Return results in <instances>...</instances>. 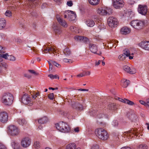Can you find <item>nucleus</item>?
<instances>
[{
	"label": "nucleus",
	"instance_id": "1",
	"mask_svg": "<svg viewBox=\"0 0 149 149\" xmlns=\"http://www.w3.org/2000/svg\"><path fill=\"white\" fill-rule=\"evenodd\" d=\"M95 134L100 139L105 141L108 140L109 138V134L108 132L104 129L98 128L95 130Z\"/></svg>",
	"mask_w": 149,
	"mask_h": 149
},
{
	"label": "nucleus",
	"instance_id": "2",
	"mask_svg": "<svg viewBox=\"0 0 149 149\" xmlns=\"http://www.w3.org/2000/svg\"><path fill=\"white\" fill-rule=\"evenodd\" d=\"M13 99V96L12 94L5 93L2 95L1 101L4 105L10 106L12 104Z\"/></svg>",
	"mask_w": 149,
	"mask_h": 149
},
{
	"label": "nucleus",
	"instance_id": "3",
	"mask_svg": "<svg viewBox=\"0 0 149 149\" xmlns=\"http://www.w3.org/2000/svg\"><path fill=\"white\" fill-rule=\"evenodd\" d=\"M8 133L12 136H17L20 133V130L18 127L14 125H10L8 127Z\"/></svg>",
	"mask_w": 149,
	"mask_h": 149
},
{
	"label": "nucleus",
	"instance_id": "4",
	"mask_svg": "<svg viewBox=\"0 0 149 149\" xmlns=\"http://www.w3.org/2000/svg\"><path fill=\"white\" fill-rule=\"evenodd\" d=\"M131 25L136 29H142L144 26V22L139 20H133L130 23Z\"/></svg>",
	"mask_w": 149,
	"mask_h": 149
},
{
	"label": "nucleus",
	"instance_id": "5",
	"mask_svg": "<svg viewBox=\"0 0 149 149\" xmlns=\"http://www.w3.org/2000/svg\"><path fill=\"white\" fill-rule=\"evenodd\" d=\"M22 102L24 104L30 106L33 105V104L31 98L28 95L26 94H24L22 98Z\"/></svg>",
	"mask_w": 149,
	"mask_h": 149
},
{
	"label": "nucleus",
	"instance_id": "6",
	"mask_svg": "<svg viewBox=\"0 0 149 149\" xmlns=\"http://www.w3.org/2000/svg\"><path fill=\"white\" fill-rule=\"evenodd\" d=\"M97 13L100 15H109L111 14L112 10L111 8H100L97 10Z\"/></svg>",
	"mask_w": 149,
	"mask_h": 149
},
{
	"label": "nucleus",
	"instance_id": "7",
	"mask_svg": "<svg viewBox=\"0 0 149 149\" xmlns=\"http://www.w3.org/2000/svg\"><path fill=\"white\" fill-rule=\"evenodd\" d=\"M31 141L30 138L28 137L23 138L21 141L22 146L24 148L29 147L31 145Z\"/></svg>",
	"mask_w": 149,
	"mask_h": 149
},
{
	"label": "nucleus",
	"instance_id": "8",
	"mask_svg": "<svg viewBox=\"0 0 149 149\" xmlns=\"http://www.w3.org/2000/svg\"><path fill=\"white\" fill-rule=\"evenodd\" d=\"M113 7L116 9H119L123 7L124 2L123 0H112Z\"/></svg>",
	"mask_w": 149,
	"mask_h": 149
},
{
	"label": "nucleus",
	"instance_id": "9",
	"mask_svg": "<svg viewBox=\"0 0 149 149\" xmlns=\"http://www.w3.org/2000/svg\"><path fill=\"white\" fill-rule=\"evenodd\" d=\"M108 23L109 26L111 28L116 26L118 23L117 19L113 17H110L108 18Z\"/></svg>",
	"mask_w": 149,
	"mask_h": 149
},
{
	"label": "nucleus",
	"instance_id": "10",
	"mask_svg": "<svg viewBox=\"0 0 149 149\" xmlns=\"http://www.w3.org/2000/svg\"><path fill=\"white\" fill-rule=\"evenodd\" d=\"M123 69L125 72L131 74H134L136 72V70L134 68L130 67L127 65L124 66L123 67Z\"/></svg>",
	"mask_w": 149,
	"mask_h": 149
},
{
	"label": "nucleus",
	"instance_id": "11",
	"mask_svg": "<svg viewBox=\"0 0 149 149\" xmlns=\"http://www.w3.org/2000/svg\"><path fill=\"white\" fill-rule=\"evenodd\" d=\"M138 10L139 13L142 15H145L147 12L148 9L146 5H139Z\"/></svg>",
	"mask_w": 149,
	"mask_h": 149
},
{
	"label": "nucleus",
	"instance_id": "12",
	"mask_svg": "<svg viewBox=\"0 0 149 149\" xmlns=\"http://www.w3.org/2000/svg\"><path fill=\"white\" fill-rule=\"evenodd\" d=\"M62 129L61 132L62 133H68L70 130V128L69 125L65 122H63Z\"/></svg>",
	"mask_w": 149,
	"mask_h": 149
},
{
	"label": "nucleus",
	"instance_id": "13",
	"mask_svg": "<svg viewBox=\"0 0 149 149\" xmlns=\"http://www.w3.org/2000/svg\"><path fill=\"white\" fill-rule=\"evenodd\" d=\"M56 18L59 24L61 26L65 28L68 27V24L65 20L61 18L58 15H57Z\"/></svg>",
	"mask_w": 149,
	"mask_h": 149
},
{
	"label": "nucleus",
	"instance_id": "14",
	"mask_svg": "<svg viewBox=\"0 0 149 149\" xmlns=\"http://www.w3.org/2000/svg\"><path fill=\"white\" fill-rule=\"evenodd\" d=\"M138 45L143 49L149 51V41H142Z\"/></svg>",
	"mask_w": 149,
	"mask_h": 149
},
{
	"label": "nucleus",
	"instance_id": "15",
	"mask_svg": "<svg viewBox=\"0 0 149 149\" xmlns=\"http://www.w3.org/2000/svg\"><path fill=\"white\" fill-rule=\"evenodd\" d=\"M9 120L8 118V116L7 113L5 111L0 112V121H8Z\"/></svg>",
	"mask_w": 149,
	"mask_h": 149
},
{
	"label": "nucleus",
	"instance_id": "16",
	"mask_svg": "<svg viewBox=\"0 0 149 149\" xmlns=\"http://www.w3.org/2000/svg\"><path fill=\"white\" fill-rule=\"evenodd\" d=\"M89 49L91 52L95 54H97V46L93 44H90L89 45ZM102 53L100 52L99 54H97L99 55H100Z\"/></svg>",
	"mask_w": 149,
	"mask_h": 149
},
{
	"label": "nucleus",
	"instance_id": "17",
	"mask_svg": "<svg viewBox=\"0 0 149 149\" xmlns=\"http://www.w3.org/2000/svg\"><path fill=\"white\" fill-rule=\"evenodd\" d=\"M133 131L134 130L132 129L131 130L129 131L125 132L123 134L122 136L124 137L125 138H126L127 139H131V137H133V136H131L132 133H133V134L134 133V132H133Z\"/></svg>",
	"mask_w": 149,
	"mask_h": 149
},
{
	"label": "nucleus",
	"instance_id": "18",
	"mask_svg": "<svg viewBox=\"0 0 149 149\" xmlns=\"http://www.w3.org/2000/svg\"><path fill=\"white\" fill-rule=\"evenodd\" d=\"M68 13V18L70 21H73L75 20L76 15L74 12L69 10Z\"/></svg>",
	"mask_w": 149,
	"mask_h": 149
},
{
	"label": "nucleus",
	"instance_id": "19",
	"mask_svg": "<svg viewBox=\"0 0 149 149\" xmlns=\"http://www.w3.org/2000/svg\"><path fill=\"white\" fill-rule=\"evenodd\" d=\"M130 32V29L126 27H124L121 29V32L122 34H127L129 33Z\"/></svg>",
	"mask_w": 149,
	"mask_h": 149
},
{
	"label": "nucleus",
	"instance_id": "20",
	"mask_svg": "<svg viewBox=\"0 0 149 149\" xmlns=\"http://www.w3.org/2000/svg\"><path fill=\"white\" fill-rule=\"evenodd\" d=\"M108 108L109 110L114 111L117 109L116 104L113 103L110 104L108 106Z\"/></svg>",
	"mask_w": 149,
	"mask_h": 149
},
{
	"label": "nucleus",
	"instance_id": "21",
	"mask_svg": "<svg viewBox=\"0 0 149 149\" xmlns=\"http://www.w3.org/2000/svg\"><path fill=\"white\" fill-rule=\"evenodd\" d=\"M11 145L14 149H21L19 144L14 141H12L11 143Z\"/></svg>",
	"mask_w": 149,
	"mask_h": 149
},
{
	"label": "nucleus",
	"instance_id": "22",
	"mask_svg": "<svg viewBox=\"0 0 149 149\" xmlns=\"http://www.w3.org/2000/svg\"><path fill=\"white\" fill-rule=\"evenodd\" d=\"M121 82L122 85L123 87L124 88L127 87L130 83V82L129 80L125 79H122Z\"/></svg>",
	"mask_w": 149,
	"mask_h": 149
},
{
	"label": "nucleus",
	"instance_id": "23",
	"mask_svg": "<svg viewBox=\"0 0 149 149\" xmlns=\"http://www.w3.org/2000/svg\"><path fill=\"white\" fill-rule=\"evenodd\" d=\"M63 122H58V123L55 124L56 128L60 132H61V129H62Z\"/></svg>",
	"mask_w": 149,
	"mask_h": 149
},
{
	"label": "nucleus",
	"instance_id": "24",
	"mask_svg": "<svg viewBox=\"0 0 149 149\" xmlns=\"http://www.w3.org/2000/svg\"><path fill=\"white\" fill-rule=\"evenodd\" d=\"M70 29L72 32L76 33H79L81 31V29L73 26L70 27Z\"/></svg>",
	"mask_w": 149,
	"mask_h": 149
},
{
	"label": "nucleus",
	"instance_id": "25",
	"mask_svg": "<svg viewBox=\"0 0 149 149\" xmlns=\"http://www.w3.org/2000/svg\"><path fill=\"white\" fill-rule=\"evenodd\" d=\"M6 25V21L3 18L0 19V29H2Z\"/></svg>",
	"mask_w": 149,
	"mask_h": 149
},
{
	"label": "nucleus",
	"instance_id": "26",
	"mask_svg": "<svg viewBox=\"0 0 149 149\" xmlns=\"http://www.w3.org/2000/svg\"><path fill=\"white\" fill-rule=\"evenodd\" d=\"M76 146L74 143H70L68 144L66 148V149H76Z\"/></svg>",
	"mask_w": 149,
	"mask_h": 149
},
{
	"label": "nucleus",
	"instance_id": "27",
	"mask_svg": "<svg viewBox=\"0 0 149 149\" xmlns=\"http://www.w3.org/2000/svg\"><path fill=\"white\" fill-rule=\"evenodd\" d=\"M86 24L88 26L92 27L95 24L94 21L92 20L88 19L86 21Z\"/></svg>",
	"mask_w": 149,
	"mask_h": 149
},
{
	"label": "nucleus",
	"instance_id": "28",
	"mask_svg": "<svg viewBox=\"0 0 149 149\" xmlns=\"http://www.w3.org/2000/svg\"><path fill=\"white\" fill-rule=\"evenodd\" d=\"M122 102L130 105L132 106L134 104V103L133 102L125 98L123 99Z\"/></svg>",
	"mask_w": 149,
	"mask_h": 149
},
{
	"label": "nucleus",
	"instance_id": "29",
	"mask_svg": "<svg viewBox=\"0 0 149 149\" xmlns=\"http://www.w3.org/2000/svg\"><path fill=\"white\" fill-rule=\"evenodd\" d=\"M63 52L65 55L67 56H70L71 53L70 50L68 47L65 48Z\"/></svg>",
	"mask_w": 149,
	"mask_h": 149
},
{
	"label": "nucleus",
	"instance_id": "30",
	"mask_svg": "<svg viewBox=\"0 0 149 149\" xmlns=\"http://www.w3.org/2000/svg\"><path fill=\"white\" fill-rule=\"evenodd\" d=\"M100 0H89V3L93 5H96L98 4Z\"/></svg>",
	"mask_w": 149,
	"mask_h": 149
},
{
	"label": "nucleus",
	"instance_id": "31",
	"mask_svg": "<svg viewBox=\"0 0 149 149\" xmlns=\"http://www.w3.org/2000/svg\"><path fill=\"white\" fill-rule=\"evenodd\" d=\"M33 146L34 148L38 149L40 147V143L39 141H36L34 142Z\"/></svg>",
	"mask_w": 149,
	"mask_h": 149
},
{
	"label": "nucleus",
	"instance_id": "32",
	"mask_svg": "<svg viewBox=\"0 0 149 149\" xmlns=\"http://www.w3.org/2000/svg\"><path fill=\"white\" fill-rule=\"evenodd\" d=\"M148 146L146 144H140L138 147V149H147Z\"/></svg>",
	"mask_w": 149,
	"mask_h": 149
},
{
	"label": "nucleus",
	"instance_id": "33",
	"mask_svg": "<svg viewBox=\"0 0 149 149\" xmlns=\"http://www.w3.org/2000/svg\"><path fill=\"white\" fill-rule=\"evenodd\" d=\"M48 77H49L51 79H59V77L58 75L57 74L53 75L52 74H50L48 75Z\"/></svg>",
	"mask_w": 149,
	"mask_h": 149
},
{
	"label": "nucleus",
	"instance_id": "34",
	"mask_svg": "<svg viewBox=\"0 0 149 149\" xmlns=\"http://www.w3.org/2000/svg\"><path fill=\"white\" fill-rule=\"evenodd\" d=\"M9 55L7 53L3 54H0V57L6 59H7L8 58V56Z\"/></svg>",
	"mask_w": 149,
	"mask_h": 149
},
{
	"label": "nucleus",
	"instance_id": "35",
	"mask_svg": "<svg viewBox=\"0 0 149 149\" xmlns=\"http://www.w3.org/2000/svg\"><path fill=\"white\" fill-rule=\"evenodd\" d=\"M90 149H100V147L98 145L93 144L91 146Z\"/></svg>",
	"mask_w": 149,
	"mask_h": 149
},
{
	"label": "nucleus",
	"instance_id": "36",
	"mask_svg": "<svg viewBox=\"0 0 149 149\" xmlns=\"http://www.w3.org/2000/svg\"><path fill=\"white\" fill-rule=\"evenodd\" d=\"M83 37L81 36H77L74 37V38L75 40L77 41H81L82 40L83 38Z\"/></svg>",
	"mask_w": 149,
	"mask_h": 149
},
{
	"label": "nucleus",
	"instance_id": "37",
	"mask_svg": "<svg viewBox=\"0 0 149 149\" xmlns=\"http://www.w3.org/2000/svg\"><path fill=\"white\" fill-rule=\"evenodd\" d=\"M45 123L44 122H38V123H37L38 125V128L39 129L41 130L42 127V124H44Z\"/></svg>",
	"mask_w": 149,
	"mask_h": 149
},
{
	"label": "nucleus",
	"instance_id": "38",
	"mask_svg": "<svg viewBox=\"0 0 149 149\" xmlns=\"http://www.w3.org/2000/svg\"><path fill=\"white\" fill-rule=\"evenodd\" d=\"M124 54L127 57L129 56L131 54L129 50L128 49H125L124 50Z\"/></svg>",
	"mask_w": 149,
	"mask_h": 149
},
{
	"label": "nucleus",
	"instance_id": "39",
	"mask_svg": "<svg viewBox=\"0 0 149 149\" xmlns=\"http://www.w3.org/2000/svg\"><path fill=\"white\" fill-rule=\"evenodd\" d=\"M34 93L35 94H31V95H32V97L33 99H35L36 97H38V96L40 95V93L39 92H38L36 93Z\"/></svg>",
	"mask_w": 149,
	"mask_h": 149
},
{
	"label": "nucleus",
	"instance_id": "40",
	"mask_svg": "<svg viewBox=\"0 0 149 149\" xmlns=\"http://www.w3.org/2000/svg\"><path fill=\"white\" fill-rule=\"evenodd\" d=\"M8 59L12 61H14L16 60V58L12 55H9Z\"/></svg>",
	"mask_w": 149,
	"mask_h": 149
},
{
	"label": "nucleus",
	"instance_id": "41",
	"mask_svg": "<svg viewBox=\"0 0 149 149\" xmlns=\"http://www.w3.org/2000/svg\"><path fill=\"white\" fill-rule=\"evenodd\" d=\"M77 104H78V102H72V106L73 108L77 109L78 106V105H77Z\"/></svg>",
	"mask_w": 149,
	"mask_h": 149
},
{
	"label": "nucleus",
	"instance_id": "42",
	"mask_svg": "<svg viewBox=\"0 0 149 149\" xmlns=\"http://www.w3.org/2000/svg\"><path fill=\"white\" fill-rule=\"evenodd\" d=\"M0 149H7L4 144L1 141H0Z\"/></svg>",
	"mask_w": 149,
	"mask_h": 149
},
{
	"label": "nucleus",
	"instance_id": "43",
	"mask_svg": "<svg viewBox=\"0 0 149 149\" xmlns=\"http://www.w3.org/2000/svg\"><path fill=\"white\" fill-rule=\"evenodd\" d=\"M48 120H49V119H48L47 117L46 116H44L41 118H40L38 120V121H47Z\"/></svg>",
	"mask_w": 149,
	"mask_h": 149
},
{
	"label": "nucleus",
	"instance_id": "44",
	"mask_svg": "<svg viewBox=\"0 0 149 149\" xmlns=\"http://www.w3.org/2000/svg\"><path fill=\"white\" fill-rule=\"evenodd\" d=\"M111 124L112 126L114 127H118V122H112Z\"/></svg>",
	"mask_w": 149,
	"mask_h": 149
},
{
	"label": "nucleus",
	"instance_id": "45",
	"mask_svg": "<svg viewBox=\"0 0 149 149\" xmlns=\"http://www.w3.org/2000/svg\"><path fill=\"white\" fill-rule=\"evenodd\" d=\"M72 130L76 133H78L80 129L79 127H76L72 129Z\"/></svg>",
	"mask_w": 149,
	"mask_h": 149
},
{
	"label": "nucleus",
	"instance_id": "46",
	"mask_svg": "<svg viewBox=\"0 0 149 149\" xmlns=\"http://www.w3.org/2000/svg\"><path fill=\"white\" fill-rule=\"evenodd\" d=\"M48 98L51 100H53L54 99V94L53 93H51L49 94H48Z\"/></svg>",
	"mask_w": 149,
	"mask_h": 149
},
{
	"label": "nucleus",
	"instance_id": "47",
	"mask_svg": "<svg viewBox=\"0 0 149 149\" xmlns=\"http://www.w3.org/2000/svg\"><path fill=\"white\" fill-rule=\"evenodd\" d=\"M5 15L8 17H10L11 16L12 13L9 10H7L6 11L5 13Z\"/></svg>",
	"mask_w": 149,
	"mask_h": 149
},
{
	"label": "nucleus",
	"instance_id": "48",
	"mask_svg": "<svg viewBox=\"0 0 149 149\" xmlns=\"http://www.w3.org/2000/svg\"><path fill=\"white\" fill-rule=\"evenodd\" d=\"M63 61L65 62L69 63H72L73 61L71 59H69L66 58H65L63 59Z\"/></svg>",
	"mask_w": 149,
	"mask_h": 149
},
{
	"label": "nucleus",
	"instance_id": "49",
	"mask_svg": "<svg viewBox=\"0 0 149 149\" xmlns=\"http://www.w3.org/2000/svg\"><path fill=\"white\" fill-rule=\"evenodd\" d=\"M52 63L54 65L57 67H60L61 65L58 63H57L55 61H51Z\"/></svg>",
	"mask_w": 149,
	"mask_h": 149
},
{
	"label": "nucleus",
	"instance_id": "50",
	"mask_svg": "<svg viewBox=\"0 0 149 149\" xmlns=\"http://www.w3.org/2000/svg\"><path fill=\"white\" fill-rule=\"evenodd\" d=\"M77 105H78V106L77 107V108L78 110H83V107L82 105L79 103H78V104H77Z\"/></svg>",
	"mask_w": 149,
	"mask_h": 149
},
{
	"label": "nucleus",
	"instance_id": "51",
	"mask_svg": "<svg viewBox=\"0 0 149 149\" xmlns=\"http://www.w3.org/2000/svg\"><path fill=\"white\" fill-rule=\"evenodd\" d=\"M77 77H82L85 76L84 72H83L80 73L79 74L77 75Z\"/></svg>",
	"mask_w": 149,
	"mask_h": 149
},
{
	"label": "nucleus",
	"instance_id": "52",
	"mask_svg": "<svg viewBox=\"0 0 149 149\" xmlns=\"http://www.w3.org/2000/svg\"><path fill=\"white\" fill-rule=\"evenodd\" d=\"M55 49L54 48L52 47H49V49L48 50V52H51L54 53V52L55 51Z\"/></svg>",
	"mask_w": 149,
	"mask_h": 149
},
{
	"label": "nucleus",
	"instance_id": "53",
	"mask_svg": "<svg viewBox=\"0 0 149 149\" xmlns=\"http://www.w3.org/2000/svg\"><path fill=\"white\" fill-rule=\"evenodd\" d=\"M1 66L4 67L5 68H6L8 67L7 64L5 62H2L0 64Z\"/></svg>",
	"mask_w": 149,
	"mask_h": 149
},
{
	"label": "nucleus",
	"instance_id": "54",
	"mask_svg": "<svg viewBox=\"0 0 149 149\" xmlns=\"http://www.w3.org/2000/svg\"><path fill=\"white\" fill-rule=\"evenodd\" d=\"M82 41H83L84 42L86 43L88 42L89 41L88 39L87 38L84 37H83V38Z\"/></svg>",
	"mask_w": 149,
	"mask_h": 149
},
{
	"label": "nucleus",
	"instance_id": "55",
	"mask_svg": "<svg viewBox=\"0 0 149 149\" xmlns=\"http://www.w3.org/2000/svg\"><path fill=\"white\" fill-rule=\"evenodd\" d=\"M90 113L91 116H94L96 114V111L94 110H93L91 111H90Z\"/></svg>",
	"mask_w": 149,
	"mask_h": 149
},
{
	"label": "nucleus",
	"instance_id": "56",
	"mask_svg": "<svg viewBox=\"0 0 149 149\" xmlns=\"http://www.w3.org/2000/svg\"><path fill=\"white\" fill-rule=\"evenodd\" d=\"M31 4H35V3L38 0H28Z\"/></svg>",
	"mask_w": 149,
	"mask_h": 149
},
{
	"label": "nucleus",
	"instance_id": "57",
	"mask_svg": "<svg viewBox=\"0 0 149 149\" xmlns=\"http://www.w3.org/2000/svg\"><path fill=\"white\" fill-rule=\"evenodd\" d=\"M29 71L31 73L34 74L36 75H37L38 74L36 73L34 70H29Z\"/></svg>",
	"mask_w": 149,
	"mask_h": 149
},
{
	"label": "nucleus",
	"instance_id": "58",
	"mask_svg": "<svg viewBox=\"0 0 149 149\" xmlns=\"http://www.w3.org/2000/svg\"><path fill=\"white\" fill-rule=\"evenodd\" d=\"M67 5L69 6H71L73 5V3L72 1H69L67 2Z\"/></svg>",
	"mask_w": 149,
	"mask_h": 149
},
{
	"label": "nucleus",
	"instance_id": "59",
	"mask_svg": "<svg viewBox=\"0 0 149 149\" xmlns=\"http://www.w3.org/2000/svg\"><path fill=\"white\" fill-rule=\"evenodd\" d=\"M139 102L142 104L143 105H144L146 106V102L142 100H139Z\"/></svg>",
	"mask_w": 149,
	"mask_h": 149
},
{
	"label": "nucleus",
	"instance_id": "60",
	"mask_svg": "<svg viewBox=\"0 0 149 149\" xmlns=\"http://www.w3.org/2000/svg\"><path fill=\"white\" fill-rule=\"evenodd\" d=\"M98 27V28L100 30L104 29V26L103 25V24H102L99 25Z\"/></svg>",
	"mask_w": 149,
	"mask_h": 149
},
{
	"label": "nucleus",
	"instance_id": "61",
	"mask_svg": "<svg viewBox=\"0 0 149 149\" xmlns=\"http://www.w3.org/2000/svg\"><path fill=\"white\" fill-rule=\"evenodd\" d=\"M26 122H19V123L20 125H22L23 126H24L26 124Z\"/></svg>",
	"mask_w": 149,
	"mask_h": 149
},
{
	"label": "nucleus",
	"instance_id": "62",
	"mask_svg": "<svg viewBox=\"0 0 149 149\" xmlns=\"http://www.w3.org/2000/svg\"><path fill=\"white\" fill-rule=\"evenodd\" d=\"M69 10H68L67 11H65L64 13V17L65 18H67V15H68V13Z\"/></svg>",
	"mask_w": 149,
	"mask_h": 149
},
{
	"label": "nucleus",
	"instance_id": "63",
	"mask_svg": "<svg viewBox=\"0 0 149 149\" xmlns=\"http://www.w3.org/2000/svg\"><path fill=\"white\" fill-rule=\"evenodd\" d=\"M24 76L29 79H30L31 77V76L28 74H24Z\"/></svg>",
	"mask_w": 149,
	"mask_h": 149
},
{
	"label": "nucleus",
	"instance_id": "64",
	"mask_svg": "<svg viewBox=\"0 0 149 149\" xmlns=\"http://www.w3.org/2000/svg\"><path fill=\"white\" fill-rule=\"evenodd\" d=\"M84 72L85 73V76L86 75H89L91 74V72L89 71H88L87 72Z\"/></svg>",
	"mask_w": 149,
	"mask_h": 149
}]
</instances>
